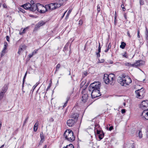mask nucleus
I'll use <instances>...</instances> for the list:
<instances>
[{
	"label": "nucleus",
	"instance_id": "6e6d98bb",
	"mask_svg": "<svg viewBox=\"0 0 148 148\" xmlns=\"http://www.w3.org/2000/svg\"><path fill=\"white\" fill-rule=\"evenodd\" d=\"M6 39L7 40L8 42H10V38H9V36H6Z\"/></svg>",
	"mask_w": 148,
	"mask_h": 148
},
{
	"label": "nucleus",
	"instance_id": "c9c22d12",
	"mask_svg": "<svg viewBox=\"0 0 148 148\" xmlns=\"http://www.w3.org/2000/svg\"><path fill=\"white\" fill-rule=\"evenodd\" d=\"M28 27H26L24 28L23 31L22 32H20L19 34L21 35L23 33H25V32L26 29H28Z\"/></svg>",
	"mask_w": 148,
	"mask_h": 148
},
{
	"label": "nucleus",
	"instance_id": "f704fd0d",
	"mask_svg": "<svg viewBox=\"0 0 148 148\" xmlns=\"http://www.w3.org/2000/svg\"><path fill=\"white\" fill-rule=\"evenodd\" d=\"M18 10L19 11H20V12L23 13L25 12V10L23 9L22 8H18Z\"/></svg>",
	"mask_w": 148,
	"mask_h": 148
},
{
	"label": "nucleus",
	"instance_id": "680f3d73",
	"mask_svg": "<svg viewBox=\"0 0 148 148\" xmlns=\"http://www.w3.org/2000/svg\"><path fill=\"white\" fill-rule=\"evenodd\" d=\"M22 49H22V48H21L20 49H19V50H18V53L19 54L21 52V50H22Z\"/></svg>",
	"mask_w": 148,
	"mask_h": 148
},
{
	"label": "nucleus",
	"instance_id": "3c124183",
	"mask_svg": "<svg viewBox=\"0 0 148 148\" xmlns=\"http://www.w3.org/2000/svg\"><path fill=\"white\" fill-rule=\"evenodd\" d=\"M137 37L138 38H140V31L139 30H138L137 31Z\"/></svg>",
	"mask_w": 148,
	"mask_h": 148
},
{
	"label": "nucleus",
	"instance_id": "864d4df0",
	"mask_svg": "<svg viewBox=\"0 0 148 148\" xmlns=\"http://www.w3.org/2000/svg\"><path fill=\"white\" fill-rule=\"evenodd\" d=\"M111 43L110 42L108 45V49H110L111 47Z\"/></svg>",
	"mask_w": 148,
	"mask_h": 148
},
{
	"label": "nucleus",
	"instance_id": "09e8293b",
	"mask_svg": "<svg viewBox=\"0 0 148 148\" xmlns=\"http://www.w3.org/2000/svg\"><path fill=\"white\" fill-rule=\"evenodd\" d=\"M129 148H134V143H132L131 146L129 147Z\"/></svg>",
	"mask_w": 148,
	"mask_h": 148
},
{
	"label": "nucleus",
	"instance_id": "c756f323",
	"mask_svg": "<svg viewBox=\"0 0 148 148\" xmlns=\"http://www.w3.org/2000/svg\"><path fill=\"white\" fill-rule=\"evenodd\" d=\"M40 27L39 25L38 24H37L36 25L34 29V31H36L38 30V29L40 28Z\"/></svg>",
	"mask_w": 148,
	"mask_h": 148
},
{
	"label": "nucleus",
	"instance_id": "aec40b11",
	"mask_svg": "<svg viewBox=\"0 0 148 148\" xmlns=\"http://www.w3.org/2000/svg\"><path fill=\"white\" fill-rule=\"evenodd\" d=\"M108 77L110 78V79H114L115 78V75L113 74H110L109 75H108Z\"/></svg>",
	"mask_w": 148,
	"mask_h": 148
},
{
	"label": "nucleus",
	"instance_id": "473e14b6",
	"mask_svg": "<svg viewBox=\"0 0 148 148\" xmlns=\"http://www.w3.org/2000/svg\"><path fill=\"white\" fill-rule=\"evenodd\" d=\"M138 136H139L140 138H141L143 137V134L142 133V132L141 130H139V131L138 133Z\"/></svg>",
	"mask_w": 148,
	"mask_h": 148
},
{
	"label": "nucleus",
	"instance_id": "338daca9",
	"mask_svg": "<svg viewBox=\"0 0 148 148\" xmlns=\"http://www.w3.org/2000/svg\"><path fill=\"white\" fill-rule=\"evenodd\" d=\"M51 87V85H49L47 87L46 89V91H47L48 90V89L50 88Z\"/></svg>",
	"mask_w": 148,
	"mask_h": 148
},
{
	"label": "nucleus",
	"instance_id": "1a4fd4ad",
	"mask_svg": "<svg viewBox=\"0 0 148 148\" xmlns=\"http://www.w3.org/2000/svg\"><path fill=\"white\" fill-rule=\"evenodd\" d=\"M79 116L78 114L75 113H71L70 115V118L73 119V120L76 122L77 121L78 117Z\"/></svg>",
	"mask_w": 148,
	"mask_h": 148
},
{
	"label": "nucleus",
	"instance_id": "a18cd8bd",
	"mask_svg": "<svg viewBox=\"0 0 148 148\" xmlns=\"http://www.w3.org/2000/svg\"><path fill=\"white\" fill-rule=\"evenodd\" d=\"M38 50H35L32 53V55H34L36 54L37 53Z\"/></svg>",
	"mask_w": 148,
	"mask_h": 148
},
{
	"label": "nucleus",
	"instance_id": "13d9d810",
	"mask_svg": "<svg viewBox=\"0 0 148 148\" xmlns=\"http://www.w3.org/2000/svg\"><path fill=\"white\" fill-rule=\"evenodd\" d=\"M125 64L126 66H130L131 63L129 62H127V63H125Z\"/></svg>",
	"mask_w": 148,
	"mask_h": 148
},
{
	"label": "nucleus",
	"instance_id": "a878e982",
	"mask_svg": "<svg viewBox=\"0 0 148 148\" xmlns=\"http://www.w3.org/2000/svg\"><path fill=\"white\" fill-rule=\"evenodd\" d=\"M109 84H110L112 85H114L115 82H114V79H109Z\"/></svg>",
	"mask_w": 148,
	"mask_h": 148
},
{
	"label": "nucleus",
	"instance_id": "4d7b16f0",
	"mask_svg": "<svg viewBox=\"0 0 148 148\" xmlns=\"http://www.w3.org/2000/svg\"><path fill=\"white\" fill-rule=\"evenodd\" d=\"M68 47L67 48L66 47L64 46L63 49V51L65 52L68 49Z\"/></svg>",
	"mask_w": 148,
	"mask_h": 148
},
{
	"label": "nucleus",
	"instance_id": "052dcab7",
	"mask_svg": "<svg viewBox=\"0 0 148 148\" xmlns=\"http://www.w3.org/2000/svg\"><path fill=\"white\" fill-rule=\"evenodd\" d=\"M121 112L122 113L124 114L125 112V109H122L121 110Z\"/></svg>",
	"mask_w": 148,
	"mask_h": 148
},
{
	"label": "nucleus",
	"instance_id": "0e129e2a",
	"mask_svg": "<svg viewBox=\"0 0 148 148\" xmlns=\"http://www.w3.org/2000/svg\"><path fill=\"white\" fill-rule=\"evenodd\" d=\"M127 35L128 36L130 37V38H131V35H130V33L129 32V31H128L127 32Z\"/></svg>",
	"mask_w": 148,
	"mask_h": 148
},
{
	"label": "nucleus",
	"instance_id": "2eb2a0df",
	"mask_svg": "<svg viewBox=\"0 0 148 148\" xmlns=\"http://www.w3.org/2000/svg\"><path fill=\"white\" fill-rule=\"evenodd\" d=\"M139 91V90H136L135 92L136 95V97L138 98L141 99L144 97V95H143V92L140 93L138 92Z\"/></svg>",
	"mask_w": 148,
	"mask_h": 148
},
{
	"label": "nucleus",
	"instance_id": "6e6552de",
	"mask_svg": "<svg viewBox=\"0 0 148 148\" xmlns=\"http://www.w3.org/2000/svg\"><path fill=\"white\" fill-rule=\"evenodd\" d=\"M55 4L54 3H51L49 5H46L45 7H44L45 9L47 10V8H48L49 9L51 10H54L56 9Z\"/></svg>",
	"mask_w": 148,
	"mask_h": 148
},
{
	"label": "nucleus",
	"instance_id": "9b49d317",
	"mask_svg": "<svg viewBox=\"0 0 148 148\" xmlns=\"http://www.w3.org/2000/svg\"><path fill=\"white\" fill-rule=\"evenodd\" d=\"M76 122L74 121L73 119H71L67 121L66 123L69 127H72L74 125Z\"/></svg>",
	"mask_w": 148,
	"mask_h": 148
},
{
	"label": "nucleus",
	"instance_id": "f03ea898",
	"mask_svg": "<svg viewBox=\"0 0 148 148\" xmlns=\"http://www.w3.org/2000/svg\"><path fill=\"white\" fill-rule=\"evenodd\" d=\"M64 136L66 139L70 142H73L75 140L73 132L70 130H66L64 134Z\"/></svg>",
	"mask_w": 148,
	"mask_h": 148
},
{
	"label": "nucleus",
	"instance_id": "8fccbe9b",
	"mask_svg": "<svg viewBox=\"0 0 148 148\" xmlns=\"http://www.w3.org/2000/svg\"><path fill=\"white\" fill-rule=\"evenodd\" d=\"M3 7L5 8H8V7L6 4L4 3L3 5Z\"/></svg>",
	"mask_w": 148,
	"mask_h": 148
},
{
	"label": "nucleus",
	"instance_id": "393cba45",
	"mask_svg": "<svg viewBox=\"0 0 148 148\" xmlns=\"http://www.w3.org/2000/svg\"><path fill=\"white\" fill-rule=\"evenodd\" d=\"M146 30L145 32V37L147 40L148 39V29L146 27H145Z\"/></svg>",
	"mask_w": 148,
	"mask_h": 148
},
{
	"label": "nucleus",
	"instance_id": "0eeeda50",
	"mask_svg": "<svg viewBox=\"0 0 148 148\" xmlns=\"http://www.w3.org/2000/svg\"><path fill=\"white\" fill-rule=\"evenodd\" d=\"M97 135L98 136L100 140H101L104 136V133L102 130H97Z\"/></svg>",
	"mask_w": 148,
	"mask_h": 148
},
{
	"label": "nucleus",
	"instance_id": "a211bd4d",
	"mask_svg": "<svg viewBox=\"0 0 148 148\" xmlns=\"http://www.w3.org/2000/svg\"><path fill=\"white\" fill-rule=\"evenodd\" d=\"M70 95H69V96L68 95V96L67 97V98H66V101L64 103V105L63 106V108H64V107H65L66 106L67 104L68 103V101H69L70 99Z\"/></svg>",
	"mask_w": 148,
	"mask_h": 148
},
{
	"label": "nucleus",
	"instance_id": "603ef678",
	"mask_svg": "<svg viewBox=\"0 0 148 148\" xmlns=\"http://www.w3.org/2000/svg\"><path fill=\"white\" fill-rule=\"evenodd\" d=\"M92 90H93V88H92V87H90V86H89V89H88L89 91H90V92H91L92 91Z\"/></svg>",
	"mask_w": 148,
	"mask_h": 148
},
{
	"label": "nucleus",
	"instance_id": "2f4dec72",
	"mask_svg": "<svg viewBox=\"0 0 148 148\" xmlns=\"http://www.w3.org/2000/svg\"><path fill=\"white\" fill-rule=\"evenodd\" d=\"M66 148H74V146L73 144H70L68 145H67Z\"/></svg>",
	"mask_w": 148,
	"mask_h": 148
},
{
	"label": "nucleus",
	"instance_id": "5701e85b",
	"mask_svg": "<svg viewBox=\"0 0 148 148\" xmlns=\"http://www.w3.org/2000/svg\"><path fill=\"white\" fill-rule=\"evenodd\" d=\"M38 126V123H36L35 124L34 127V132H36L37 131Z\"/></svg>",
	"mask_w": 148,
	"mask_h": 148
},
{
	"label": "nucleus",
	"instance_id": "5fc2aeb1",
	"mask_svg": "<svg viewBox=\"0 0 148 148\" xmlns=\"http://www.w3.org/2000/svg\"><path fill=\"white\" fill-rule=\"evenodd\" d=\"M96 54L97 55V57L99 58L100 57V53L98 52L97 53H96Z\"/></svg>",
	"mask_w": 148,
	"mask_h": 148
},
{
	"label": "nucleus",
	"instance_id": "39448f33",
	"mask_svg": "<svg viewBox=\"0 0 148 148\" xmlns=\"http://www.w3.org/2000/svg\"><path fill=\"white\" fill-rule=\"evenodd\" d=\"M145 62L142 60H138L133 64L131 63L130 66L135 67H137L138 66H141L145 64Z\"/></svg>",
	"mask_w": 148,
	"mask_h": 148
},
{
	"label": "nucleus",
	"instance_id": "de8ad7c7",
	"mask_svg": "<svg viewBox=\"0 0 148 148\" xmlns=\"http://www.w3.org/2000/svg\"><path fill=\"white\" fill-rule=\"evenodd\" d=\"M97 10L98 12H99L100 10V6L99 5H97Z\"/></svg>",
	"mask_w": 148,
	"mask_h": 148
},
{
	"label": "nucleus",
	"instance_id": "20e7f679",
	"mask_svg": "<svg viewBox=\"0 0 148 148\" xmlns=\"http://www.w3.org/2000/svg\"><path fill=\"white\" fill-rule=\"evenodd\" d=\"M125 80H124L123 82L120 83V84L121 86H126L132 82V80L131 78L128 76H127V77L125 78Z\"/></svg>",
	"mask_w": 148,
	"mask_h": 148
},
{
	"label": "nucleus",
	"instance_id": "b1692460",
	"mask_svg": "<svg viewBox=\"0 0 148 148\" xmlns=\"http://www.w3.org/2000/svg\"><path fill=\"white\" fill-rule=\"evenodd\" d=\"M100 129L101 128H100V126L97 123H96L95 125L94 130H96V131H97V130H100Z\"/></svg>",
	"mask_w": 148,
	"mask_h": 148
},
{
	"label": "nucleus",
	"instance_id": "dca6fc26",
	"mask_svg": "<svg viewBox=\"0 0 148 148\" xmlns=\"http://www.w3.org/2000/svg\"><path fill=\"white\" fill-rule=\"evenodd\" d=\"M31 4L29 3H27L23 5H22L21 6L26 10H30V8L31 7Z\"/></svg>",
	"mask_w": 148,
	"mask_h": 148
},
{
	"label": "nucleus",
	"instance_id": "e433bc0d",
	"mask_svg": "<svg viewBox=\"0 0 148 148\" xmlns=\"http://www.w3.org/2000/svg\"><path fill=\"white\" fill-rule=\"evenodd\" d=\"M28 118H29V117L28 116H27L26 118L25 119V121H24L23 124V125H25V124L27 122V120H28Z\"/></svg>",
	"mask_w": 148,
	"mask_h": 148
},
{
	"label": "nucleus",
	"instance_id": "774afa93",
	"mask_svg": "<svg viewBox=\"0 0 148 148\" xmlns=\"http://www.w3.org/2000/svg\"><path fill=\"white\" fill-rule=\"evenodd\" d=\"M72 11V9H70L68 11L67 14H69L71 13Z\"/></svg>",
	"mask_w": 148,
	"mask_h": 148
},
{
	"label": "nucleus",
	"instance_id": "69168bd1",
	"mask_svg": "<svg viewBox=\"0 0 148 148\" xmlns=\"http://www.w3.org/2000/svg\"><path fill=\"white\" fill-rule=\"evenodd\" d=\"M54 121V120L52 118H51L49 120V121L50 122H53Z\"/></svg>",
	"mask_w": 148,
	"mask_h": 148
},
{
	"label": "nucleus",
	"instance_id": "49530a36",
	"mask_svg": "<svg viewBox=\"0 0 148 148\" xmlns=\"http://www.w3.org/2000/svg\"><path fill=\"white\" fill-rule=\"evenodd\" d=\"M121 7L122 8L123 11H125V7H124V5L123 3L122 4H121Z\"/></svg>",
	"mask_w": 148,
	"mask_h": 148
},
{
	"label": "nucleus",
	"instance_id": "412c9836",
	"mask_svg": "<svg viewBox=\"0 0 148 148\" xmlns=\"http://www.w3.org/2000/svg\"><path fill=\"white\" fill-rule=\"evenodd\" d=\"M27 74V72L25 74V75H24L23 78V84H22V89H23V87H24V83L25 82V79L26 78Z\"/></svg>",
	"mask_w": 148,
	"mask_h": 148
},
{
	"label": "nucleus",
	"instance_id": "f3484780",
	"mask_svg": "<svg viewBox=\"0 0 148 148\" xmlns=\"http://www.w3.org/2000/svg\"><path fill=\"white\" fill-rule=\"evenodd\" d=\"M8 84H5L3 87L1 91L5 93L8 89Z\"/></svg>",
	"mask_w": 148,
	"mask_h": 148
},
{
	"label": "nucleus",
	"instance_id": "cd10ccee",
	"mask_svg": "<svg viewBox=\"0 0 148 148\" xmlns=\"http://www.w3.org/2000/svg\"><path fill=\"white\" fill-rule=\"evenodd\" d=\"M5 93L1 91V92H0V100L3 98Z\"/></svg>",
	"mask_w": 148,
	"mask_h": 148
},
{
	"label": "nucleus",
	"instance_id": "a19ab883",
	"mask_svg": "<svg viewBox=\"0 0 148 148\" xmlns=\"http://www.w3.org/2000/svg\"><path fill=\"white\" fill-rule=\"evenodd\" d=\"M127 52H125L124 54L123 55V56L124 57H125L126 58H128V56L126 55Z\"/></svg>",
	"mask_w": 148,
	"mask_h": 148
},
{
	"label": "nucleus",
	"instance_id": "4c0bfd02",
	"mask_svg": "<svg viewBox=\"0 0 148 148\" xmlns=\"http://www.w3.org/2000/svg\"><path fill=\"white\" fill-rule=\"evenodd\" d=\"M60 64L59 63H58L57 65L56 66V69H57V70H58L59 69H60Z\"/></svg>",
	"mask_w": 148,
	"mask_h": 148
},
{
	"label": "nucleus",
	"instance_id": "37998d69",
	"mask_svg": "<svg viewBox=\"0 0 148 148\" xmlns=\"http://www.w3.org/2000/svg\"><path fill=\"white\" fill-rule=\"evenodd\" d=\"M139 2L140 5H143L144 4L143 0H140Z\"/></svg>",
	"mask_w": 148,
	"mask_h": 148
},
{
	"label": "nucleus",
	"instance_id": "7ed1b4c3",
	"mask_svg": "<svg viewBox=\"0 0 148 148\" xmlns=\"http://www.w3.org/2000/svg\"><path fill=\"white\" fill-rule=\"evenodd\" d=\"M91 94L92 99L99 97L101 95L100 92V89H93Z\"/></svg>",
	"mask_w": 148,
	"mask_h": 148
},
{
	"label": "nucleus",
	"instance_id": "4be33fe9",
	"mask_svg": "<svg viewBox=\"0 0 148 148\" xmlns=\"http://www.w3.org/2000/svg\"><path fill=\"white\" fill-rule=\"evenodd\" d=\"M126 45V44L125 42H121V45L120 46V47L122 49H124L125 48Z\"/></svg>",
	"mask_w": 148,
	"mask_h": 148
},
{
	"label": "nucleus",
	"instance_id": "4468645a",
	"mask_svg": "<svg viewBox=\"0 0 148 148\" xmlns=\"http://www.w3.org/2000/svg\"><path fill=\"white\" fill-rule=\"evenodd\" d=\"M108 75L107 74H104V77L103 78L104 81L105 83L106 84H109V81L110 79L109 77H108Z\"/></svg>",
	"mask_w": 148,
	"mask_h": 148
},
{
	"label": "nucleus",
	"instance_id": "79ce46f5",
	"mask_svg": "<svg viewBox=\"0 0 148 148\" xmlns=\"http://www.w3.org/2000/svg\"><path fill=\"white\" fill-rule=\"evenodd\" d=\"M101 47L100 46V43L99 42V46L98 49V51L100 53L101 52Z\"/></svg>",
	"mask_w": 148,
	"mask_h": 148
},
{
	"label": "nucleus",
	"instance_id": "7c9ffc66",
	"mask_svg": "<svg viewBox=\"0 0 148 148\" xmlns=\"http://www.w3.org/2000/svg\"><path fill=\"white\" fill-rule=\"evenodd\" d=\"M137 90H139L138 92H139L140 93V92H143V95H144V94L145 92L144 91V89L143 88H142L140 89H138Z\"/></svg>",
	"mask_w": 148,
	"mask_h": 148
},
{
	"label": "nucleus",
	"instance_id": "ddd939ff",
	"mask_svg": "<svg viewBox=\"0 0 148 148\" xmlns=\"http://www.w3.org/2000/svg\"><path fill=\"white\" fill-rule=\"evenodd\" d=\"M83 94V95L82 97V100L83 102L86 103L88 99V95L87 94L84 93V92L83 94Z\"/></svg>",
	"mask_w": 148,
	"mask_h": 148
},
{
	"label": "nucleus",
	"instance_id": "c03bdc74",
	"mask_svg": "<svg viewBox=\"0 0 148 148\" xmlns=\"http://www.w3.org/2000/svg\"><path fill=\"white\" fill-rule=\"evenodd\" d=\"M42 134H40V136L41 139V140H42L44 139V136L43 135L42 132Z\"/></svg>",
	"mask_w": 148,
	"mask_h": 148
},
{
	"label": "nucleus",
	"instance_id": "6ab92c4d",
	"mask_svg": "<svg viewBox=\"0 0 148 148\" xmlns=\"http://www.w3.org/2000/svg\"><path fill=\"white\" fill-rule=\"evenodd\" d=\"M97 83H96L95 85V88H94V89H100V83L98 82H97Z\"/></svg>",
	"mask_w": 148,
	"mask_h": 148
},
{
	"label": "nucleus",
	"instance_id": "9d476101",
	"mask_svg": "<svg viewBox=\"0 0 148 148\" xmlns=\"http://www.w3.org/2000/svg\"><path fill=\"white\" fill-rule=\"evenodd\" d=\"M142 117H144L147 120H148V108L146 110H144L141 114Z\"/></svg>",
	"mask_w": 148,
	"mask_h": 148
},
{
	"label": "nucleus",
	"instance_id": "e2e57ef3",
	"mask_svg": "<svg viewBox=\"0 0 148 148\" xmlns=\"http://www.w3.org/2000/svg\"><path fill=\"white\" fill-rule=\"evenodd\" d=\"M69 42H67L66 44L65 45V46L67 47V48L68 47L69 45Z\"/></svg>",
	"mask_w": 148,
	"mask_h": 148
},
{
	"label": "nucleus",
	"instance_id": "f257e3e1",
	"mask_svg": "<svg viewBox=\"0 0 148 148\" xmlns=\"http://www.w3.org/2000/svg\"><path fill=\"white\" fill-rule=\"evenodd\" d=\"M41 8H44V6L40 4L37 3L36 5L33 4L31 5V7L30 9V10L33 12H34L37 10V11L40 12V13H43L47 11V10L45 9V10H42L40 9Z\"/></svg>",
	"mask_w": 148,
	"mask_h": 148
},
{
	"label": "nucleus",
	"instance_id": "c85d7f7f",
	"mask_svg": "<svg viewBox=\"0 0 148 148\" xmlns=\"http://www.w3.org/2000/svg\"><path fill=\"white\" fill-rule=\"evenodd\" d=\"M45 22L43 21H42L39 22L38 24L40 27L44 25L45 24Z\"/></svg>",
	"mask_w": 148,
	"mask_h": 148
},
{
	"label": "nucleus",
	"instance_id": "ea45409f",
	"mask_svg": "<svg viewBox=\"0 0 148 148\" xmlns=\"http://www.w3.org/2000/svg\"><path fill=\"white\" fill-rule=\"evenodd\" d=\"M88 83H86V84H85V86H86V88H85L83 90H82V93L83 94L84 93V91L85 90L86 88H87V87L88 86Z\"/></svg>",
	"mask_w": 148,
	"mask_h": 148
},
{
	"label": "nucleus",
	"instance_id": "72a5a7b5",
	"mask_svg": "<svg viewBox=\"0 0 148 148\" xmlns=\"http://www.w3.org/2000/svg\"><path fill=\"white\" fill-rule=\"evenodd\" d=\"M96 83H97L94 82L91 84L90 86V87H92V88H93V89H94V88H95V84Z\"/></svg>",
	"mask_w": 148,
	"mask_h": 148
},
{
	"label": "nucleus",
	"instance_id": "f8f14e48",
	"mask_svg": "<svg viewBox=\"0 0 148 148\" xmlns=\"http://www.w3.org/2000/svg\"><path fill=\"white\" fill-rule=\"evenodd\" d=\"M127 76L125 74H122L121 77H119L117 80L118 82L120 84V83L123 82L124 80H125V78L127 77Z\"/></svg>",
	"mask_w": 148,
	"mask_h": 148
},
{
	"label": "nucleus",
	"instance_id": "58836bf2",
	"mask_svg": "<svg viewBox=\"0 0 148 148\" xmlns=\"http://www.w3.org/2000/svg\"><path fill=\"white\" fill-rule=\"evenodd\" d=\"M107 129L109 131H111L113 129V126H111L109 128H108V127H107Z\"/></svg>",
	"mask_w": 148,
	"mask_h": 148
},
{
	"label": "nucleus",
	"instance_id": "bf43d9fd",
	"mask_svg": "<svg viewBox=\"0 0 148 148\" xmlns=\"http://www.w3.org/2000/svg\"><path fill=\"white\" fill-rule=\"evenodd\" d=\"M83 21L82 20H80L79 21V25H81L82 24Z\"/></svg>",
	"mask_w": 148,
	"mask_h": 148
},
{
	"label": "nucleus",
	"instance_id": "423d86ee",
	"mask_svg": "<svg viewBox=\"0 0 148 148\" xmlns=\"http://www.w3.org/2000/svg\"><path fill=\"white\" fill-rule=\"evenodd\" d=\"M140 108L143 110H146L148 108V100L143 101L140 104Z\"/></svg>",
	"mask_w": 148,
	"mask_h": 148
},
{
	"label": "nucleus",
	"instance_id": "bb28decb",
	"mask_svg": "<svg viewBox=\"0 0 148 148\" xmlns=\"http://www.w3.org/2000/svg\"><path fill=\"white\" fill-rule=\"evenodd\" d=\"M56 5V8H59L61 5H62V3H55Z\"/></svg>",
	"mask_w": 148,
	"mask_h": 148
}]
</instances>
